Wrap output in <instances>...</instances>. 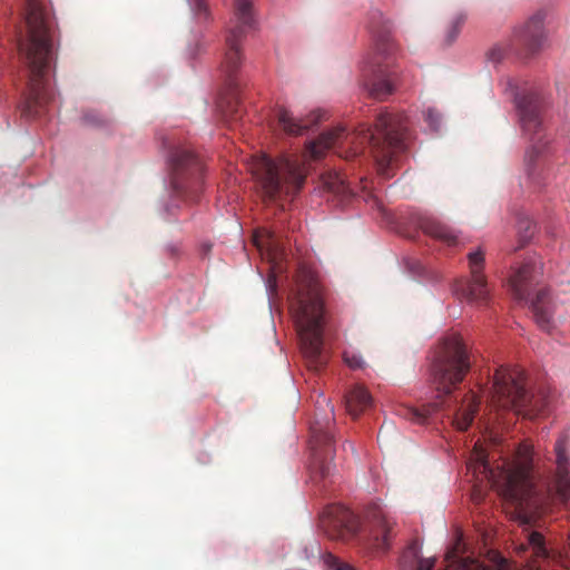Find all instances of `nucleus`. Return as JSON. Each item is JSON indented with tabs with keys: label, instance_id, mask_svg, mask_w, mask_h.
I'll list each match as a JSON object with an SVG mask.
<instances>
[{
	"label": "nucleus",
	"instance_id": "1",
	"mask_svg": "<svg viewBox=\"0 0 570 570\" xmlns=\"http://www.w3.org/2000/svg\"><path fill=\"white\" fill-rule=\"evenodd\" d=\"M566 439L554 445L557 472L552 480L537 479L532 445L521 443L512 460L491 466L485 450L475 444L471 461L475 472L487 478L503 498L507 513L521 525L533 527L538 518L554 503L570 499V461L566 455Z\"/></svg>",
	"mask_w": 570,
	"mask_h": 570
},
{
	"label": "nucleus",
	"instance_id": "2",
	"mask_svg": "<svg viewBox=\"0 0 570 570\" xmlns=\"http://www.w3.org/2000/svg\"><path fill=\"white\" fill-rule=\"evenodd\" d=\"M471 366L470 354L463 338L458 334L444 337L431 365L432 383L438 391L436 401L423 405L422 409L403 407L400 415L423 424L433 413L445 411L458 430H468L478 412L480 401L472 391L463 395L456 394L455 391Z\"/></svg>",
	"mask_w": 570,
	"mask_h": 570
},
{
	"label": "nucleus",
	"instance_id": "3",
	"mask_svg": "<svg viewBox=\"0 0 570 570\" xmlns=\"http://www.w3.org/2000/svg\"><path fill=\"white\" fill-rule=\"evenodd\" d=\"M409 138L407 116L404 112L383 111L377 116L374 129L361 125L353 134H347L345 128L336 127L311 141L307 153L316 160L330 148L351 144L352 150L344 156L350 158L357 156L364 148H370L379 174L390 178L394 175L399 155L406 149Z\"/></svg>",
	"mask_w": 570,
	"mask_h": 570
},
{
	"label": "nucleus",
	"instance_id": "4",
	"mask_svg": "<svg viewBox=\"0 0 570 570\" xmlns=\"http://www.w3.org/2000/svg\"><path fill=\"white\" fill-rule=\"evenodd\" d=\"M26 35L18 39V51L28 69L27 92L22 115L41 116L53 99L47 72L53 60V36L50 22L39 0H28L26 6Z\"/></svg>",
	"mask_w": 570,
	"mask_h": 570
},
{
	"label": "nucleus",
	"instance_id": "5",
	"mask_svg": "<svg viewBox=\"0 0 570 570\" xmlns=\"http://www.w3.org/2000/svg\"><path fill=\"white\" fill-rule=\"evenodd\" d=\"M288 301L308 367L318 371L327 362L323 348L324 293L311 267L298 266Z\"/></svg>",
	"mask_w": 570,
	"mask_h": 570
},
{
	"label": "nucleus",
	"instance_id": "6",
	"mask_svg": "<svg viewBox=\"0 0 570 570\" xmlns=\"http://www.w3.org/2000/svg\"><path fill=\"white\" fill-rule=\"evenodd\" d=\"M393 525V520L379 503H372L365 509L362 521L340 504L328 507L321 517V527L330 538H357L361 544L374 551L389 549Z\"/></svg>",
	"mask_w": 570,
	"mask_h": 570
},
{
	"label": "nucleus",
	"instance_id": "7",
	"mask_svg": "<svg viewBox=\"0 0 570 570\" xmlns=\"http://www.w3.org/2000/svg\"><path fill=\"white\" fill-rule=\"evenodd\" d=\"M233 26L226 36V51L220 65L229 92L220 97L217 109L223 121L235 127L243 118V108L237 92L236 73L242 63L240 41L254 24L252 0H234Z\"/></svg>",
	"mask_w": 570,
	"mask_h": 570
},
{
	"label": "nucleus",
	"instance_id": "8",
	"mask_svg": "<svg viewBox=\"0 0 570 570\" xmlns=\"http://www.w3.org/2000/svg\"><path fill=\"white\" fill-rule=\"evenodd\" d=\"M491 403L533 419L546 412L550 401L544 391H539L537 394H530L527 391L522 371L500 366L493 376Z\"/></svg>",
	"mask_w": 570,
	"mask_h": 570
},
{
	"label": "nucleus",
	"instance_id": "9",
	"mask_svg": "<svg viewBox=\"0 0 570 570\" xmlns=\"http://www.w3.org/2000/svg\"><path fill=\"white\" fill-rule=\"evenodd\" d=\"M255 177L265 202L293 198L304 186L306 170L298 159L264 157L256 166Z\"/></svg>",
	"mask_w": 570,
	"mask_h": 570
},
{
	"label": "nucleus",
	"instance_id": "10",
	"mask_svg": "<svg viewBox=\"0 0 570 570\" xmlns=\"http://www.w3.org/2000/svg\"><path fill=\"white\" fill-rule=\"evenodd\" d=\"M515 106L522 131L532 141L524 156L525 170L535 180L537 168L550 154V140L543 134V100L537 91L528 90L515 96Z\"/></svg>",
	"mask_w": 570,
	"mask_h": 570
},
{
	"label": "nucleus",
	"instance_id": "11",
	"mask_svg": "<svg viewBox=\"0 0 570 570\" xmlns=\"http://www.w3.org/2000/svg\"><path fill=\"white\" fill-rule=\"evenodd\" d=\"M374 52L364 69V88L368 96L384 100L393 94L396 86V71L392 68L395 43L387 24L380 30L373 29Z\"/></svg>",
	"mask_w": 570,
	"mask_h": 570
},
{
	"label": "nucleus",
	"instance_id": "12",
	"mask_svg": "<svg viewBox=\"0 0 570 570\" xmlns=\"http://www.w3.org/2000/svg\"><path fill=\"white\" fill-rule=\"evenodd\" d=\"M170 184L175 196L196 202L203 186V165L189 149L178 147L169 158Z\"/></svg>",
	"mask_w": 570,
	"mask_h": 570
},
{
	"label": "nucleus",
	"instance_id": "13",
	"mask_svg": "<svg viewBox=\"0 0 570 570\" xmlns=\"http://www.w3.org/2000/svg\"><path fill=\"white\" fill-rule=\"evenodd\" d=\"M332 421L315 420L309 426V444L313 452V463L311 466V479L313 482L321 483L322 490H325L334 475V466L330 459L334 453L333 435L331 432Z\"/></svg>",
	"mask_w": 570,
	"mask_h": 570
},
{
	"label": "nucleus",
	"instance_id": "14",
	"mask_svg": "<svg viewBox=\"0 0 570 570\" xmlns=\"http://www.w3.org/2000/svg\"><path fill=\"white\" fill-rule=\"evenodd\" d=\"M470 276L460 278L454 284V293L460 298L476 305H485L490 299V285L483 273L485 265L484 252L478 248L468 255Z\"/></svg>",
	"mask_w": 570,
	"mask_h": 570
},
{
	"label": "nucleus",
	"instance_id": "15",
	"mask_svg": "<svg viewBox=\"0 0 570 570\" xmlns=\"http://www.w3.org/2000/svg\"><path fill=\"white\" fill-rule=\"evenodd\" d=\"M541 273V265L535 258H529L510 279L513 295L519 301L530 298L533 286L538 283V275Z\"/></svg>",
	"mask_w": 570,
	"mask_h": 570
},
{
	"label": "nucleus",
	"instance_id": "16",
	"mask_svg": "<svg viewBox=\"0 0 570 570\" xmlns=\"http://www.w3.org/2000/svg\"><path fill=\"white\" fill-rule=\"evenodd\" d=\"M554 307L556 304L552 301L549 291L546 288L539 289L535 297L531 301V309L534 321L538 326L547 333H551L556 327L553 320Z\"/></svg>",
	"mask_w": 570,
	"mask_h": 570
},
{
	"label": "nucleus",
	"instance_id": "17",
	"mask_svg": "<svg viewBox=\"0 0 570 570\" xmlns=\"http://www.w3.org/2000/svg\"><path fill=\"white\" fill-rule=\"evenodd\" d=\"M515 39L529 51H537L543 41V14L539 12L531 17L522 28L517 30Z\"/></svg>",
	"mask_w": 570,
	"mask_h": 570
},
{
	"label": "nucleus",
	"instance_id": "18",
	"mask_svg": "<svg viewBox=\"0 0 570 570\" xmlns=\"http://www.w3.org/2000/svg\"><path fill=\"white\" fill-rule=\"evenodd\" d=\"M278 126L287 135H303L312 126L321 120V115L312 112L306 119H298L294 117L287 109L279 107L276 111Z\"/></svg>",
	"mask_w": 570,
	"mask_h": 570
},
{
	"label": "nucleus",
	"instance_id": "19",
	"mask_svg": "<svg viewBox=\"0 0 570 570\" xmlns=\"http://www.w3.org/2000/svg\"><path fill=\"white\" fill-rule=\"evenodd\" d=\"M420 228L429 236L434 237L449 246L459 244V234L449 225L434 217H423Z\"/></svg>",
	"mask_w": 570,
	"mask_h": 570
},
{
	"label": "nucleus",
	"instance_id": "20",
	"mask_svg": "<svg viewBox=\"0 0 570 570\" xmlns=\"http://www.w3.org/2000/svg\"><path fill=\"white\" fill-rule=\"evenodd\" d=\"M255 245L259 250H266L268 259L273 265H277L285 254L284 245L278 240L275 233L264 229L254 236Z\"/></svg>",
	"mask_w": 570,
	"mask_h": 570
},
{
	"label": "nucleus",
	"instance_id": "21",
	"mask_svg": "<svg viewBox=\"0 0 570 570\" xmlns=\"http://www.w3.org/2000/svg\"><path fill=\"white\" fill-rule=\"evenodd\" d=\"M321 183L324 189L338 197L342 204L347 203L354 193L344 177L337 171H327L321 176Z\"/></svg>",
	"mask_w": 570,
	"mask_h": 570
},
{
	"label": "nucleus",
	"instance_id": "22",
	"mask_svg": "<svg viewBox=\"0 0 570 570\" xmlns=\"http://www.w3.org/2000/svg\"><path fill=\"white\" fill-rule=\"evenodd\" d=\"M373 403L368 391L362 385L353 386L345 395L346 411L353 417H357Z\"/></svg>",
	"mask_w": 570,
	"mask_h": 570
},
{
	"label": "nucleus",
	"instance_id": "23",
	"mask_svg": "<svg viewBox=\"0 0 570 570\" xmlns=\"http://www.w3.org/2000/svg\"><path fill=\"white\" fill-rule=\"evenodd\" d=\"M307 559H315L323 564L324 570H356L350 563L340 561L330 552H323L317 542L309 543L304 549Z\"/></svg>",
	"mask_w": 570,
	"mask_h": 570
},
{
	"label": "nucleus",
	"instance_id": "24",
	"mask_svg": "<svg viewBox=\"0 0 570 570\" xmlns=\"http://www.w3.org/2000/svg\"><path fill=\"white\" fill-rule=\"evenodd\" d=\"M527 542L528 546L521 544L520 549L525 551L528 548L532 550V554L534 557V567L541 570L542 562L548 561L552 558V552L549 551L544 543L543 535L538 531H531L527 533Z\"/></svg>",
	"mask_w": 570,
	"mask_h": 570
},
{
	"label": "nucleus",
	"instance_id": "25",
	"mask_svg": "<svg viewBox=\"0 0 570 570\" xmlns=\"http://www.w3.org/2000/svg\"><path fill=\"white\" fill-rule=\"evenodd\" d=\"M445 560L448 562L445 570H491L489 567L479 563L476 560L459 558L455 548L446 553Z\"/></svg>",
	"mask_w": 570,
	"mask_h": 570
},
{
	"label": "nucleus",
	"instance_id": "26",
	"mask_svg": "<svg viewBox=\"0 0 570 570\" xmlns=\"http://www.w3.org/2000/svg\"><path fill=\"white\" fill-rule=\"evenodd\" d=\"M465 21H466V14L463 12H459L452 18V20L449 22V26L446 27V30H445L444 41L446 45H452L456 40Z\"/></svg>",
	"mask_w": 570,
	"mask_h": 570
},
{
	"label": "nucleus",
	"instance_id": "27",
	"mask_svg": "<svg viewBox=\"0 0 570 570\" xmlns=\"http://www.w3.org/2000/svg\"><path fill=\"white\" fill-rule=\"evenodd\" d=\"M535 229V225L531 219L528 217H522L518 222V232L521 245L520 247L524 246L533 236Z\"/></svg>",
	"mask_w": 570,
	"mask_h": 570
},
{
	"label": "nucleus",
	"instance_id": "28",
	"mask_svg": "<svg viewBox=\"0 0 570 570\" xmlns=\"http://www.w3.org/2000/svg\"><path fill=\"white\" fill-rule=\"evenodd\" d=\"M424 120L428 122L432 130H439L442 117L436 109L429 107L424 111Z\"/></svg>",
	"mask_w": 570,
	"mask_h": 570
},
{
	"label": "nucleus",
	"instance_id": "29",
	"mask_svg": "<svg viewBox=\"0 0 570 570\" xmlns=\"http://www.w3.org/2000/svg\"><path fill=\"white\" fill-rule=\"evenodd\" d=\"M344 362L348 367L353 370L362 368L364 366L362 356L355 353L345 352Z\"/></svg>",
	"mask_w": 570,
	"mask_h": 570
},
{
	"label": "nucleus",
	"instance_id": "30",
	"mask_svg": "<svg viewBox=\"0 0 570 570\" xmlns=\"http://www.w3.org/2000/svg\"><path fill=\"white\" fill-rule=\"evenodd\" d=\"M191 7L197 16H204L205 19L208 17L205 0H191Z\"/></svg>",
	"mask_w": 570,
	"mask_h": 570
},
{
	"label": "nucleus",
	"instance_id": "31",
	"mask_svg": "<svg viewBox=\"0 0 570 570\" xmlns=\"http://www.w3.org/2000/svg\"><path fill=\"white\" fill-rule=\"evenodd\" d=\"M434 567V559L421 558L417 562L416 570H432Z\"/></svg>",
	"mask_w": 570,
	"mask_h": 570
},
{
	"label": "nucleus",
	"instance_id": "32",
	"mask_svg": "<svg viewBox=\"0 0 570 570\" xmlns=\"http://www.w3.org/2000/svg\"><path fill=\"white\" fill-rule=\"evenodd\" d=\"M503 57V52L500 48H493L490 52H489V58L494 61V62H498L502 59Z\"/></svg>",
	"mask_w": 570,
	"mask_h": 570
}]
</instances>
